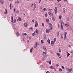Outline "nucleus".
I'll use <instances>...</instances> for the list:
<instances>
[{"label": "nucleus", "instance_id": "obj_14", "mask_svg": "<svg viewBox=\"0 0 73 73\" xmlns=\"http://www.w3.org/2000/svg\"><path fill=\"white\" fill-rule=\"evenodd\" d=\"M52 20L53 21H55V19H54V17H52Z\"/></svg>", "mask_w": 73, "mask_h": 73}, {"label": "nucleus", "instance_id": "obj_38", "mask_svg": "<svg viewBox=\"0 0 73 73\" xmlns=\"http://www.w3.org/2000/svg\"><path fill=\"white\" fill-rule=\"evenodd\" d=\"M67 32L64 33V35H66V34H67Z\"/></svg>", "mask_w": 73, "mask_h": 73}, {"label": "nucleus", "instance_id": "obj_36", "mask_svg": "<svg viewBox=\"0 0 73 73\" xmlns=\"http://www.w3.org/2000/svg\"><path fill=\"white\" fill-rule=\"evenodd\" d=\"M56 41V38H54V42H55Z\"/></svg>", "mask_w": 73, "mask_h": 73}, {"label": "nucleus", "instance_id": "obj_7", "mask_svg": "<svg viewBox=\"0 0 73 73\" xmlns=\"http://www.w3.org/2000/svg\"><path fill=\"white\" fill-rule=\"evenodd\" d=\"M64 25L65 27H69V23H68L67 24H65Z\"/></svg>", "mask_w": 73, "mask_h": 73}, {"label": "nucleus", "instance_id": "obj_33", "mask_svg": "<svg viewBox=\"0 0 73 73\" xmlns=\"http://www.w3.org/2000/svg\"><path fill=\"white\" fill-rule=\"evenodd\" d=\"M66 70H67L68 71V72H69V69L68 68H66Z\"/></svg>", "mask_w": 73, "mask_h": 73}, {"label": "nucleus", "instance_id": "obj_42", "mask_svg": "<svg viewBox=\"0 0 73 73\" xmlns=\"http://www.w3.org/2000/svg\"><path fill=\"white\" fill-rule=\"evenodd\" d=\"M43 49H44V50H45L46 51V48H44H44H43Z\"/></svg>", "mask_w": 73, "mask_h": 73}, {"label": "nucleus", "instance_id": "obj_61", "mask_svg": "<svg viewBox=\"0 0 73 73\" xmlns=\"http://www.w3.org/2000/svg\"><path fill=\"white\" fill-rule=\"evenodd\" d=\"M63 12L64 13H65V10H64L63 11Z\"/></svg>", "mask_w": 73, "mask_h": 73}, {"label": "nucleus", "instance_id": "obj_25", "mask_svg": "<svg viewBox=\"0 0 73 73\" xmlns=\"http://www.w3.org/2000/svg\"><path fill=\"white\" fill-rule=\"evenodd\" d=\"M44 40H45V39H46V35H44Z\"/></svg>", "mask_w": 73, "mask_h": 73}, {"label": "nucleus", "instance_id": "obj_26", "mask_svg": "<svg viewBox=\"0 0 73 73\" xmlns=\"http://www.w3.org/2000/svg\"><path fill=\"white\" fill-rule=\"evenodd\" d=\"M59 32H58L57 33V34L56 35L57 36H59Z\"/></svg>", "mask_w": 73, "mask_h": 73}, {"label": "nucleus", "instance_id": "obj_46", "mask_svg": "<svg viewBox=\"0 0 73 73\" xmlns=\"http://www.w3.org/2000/svg\"><path fill=\"white\" fill-rule=\"evenodd\" d=\"M42 24L43 27H44V23H42Z\"/></svg>", "mask_w": 73, "mask_h": 73}, {"label": "nucleus", "instance_id": "obj_28", "mask_svg": "<svg viewBox=\"0 0 73 73\" xmlns=\"http://www.w3.org/2000/svg\"><path fill=\"white\" fill-rule=\"evenodd\" d=\"M67 21H69V17H68L67 18Z\"/></svg>", "mask_w": 73, "mask_h": 73}, {"label": "nucleus", "instance_id": "obj_10", "mask_svg": "<svg viewBox=\"0 0 73 73\" xmlns=\"http://www.w3.org/2000/svg\"><path fill=\"white\" fill-rule=\"evenodd\" d=\"M34 49L33 48V47H32V48L30 50V52H32V51Z\"/></svg>", "mask_w": 73, "mask_h": 73}, {"label": "nucleus", "instance_id": "obj_32", "mask_svg": "<svg viewBox=\"0 0 73 73\" xmlns=\"http://www.w3.org/2000/svg\"><path fill=\"white\" fill-rule=\"evenodd\" d=\"M36 33V32H34V33L33 34H32V36H35V34Z\"/></svg>", "mask_w": 73, "mask_h": 73}, {"label": "nucleus", "instance_id": "obj_5", "mask_svg": "<svg viewBox=\"0 0 73 73\" xmlns=\"http://www.w3.org/2000/svg\"><path fill=\"white\" fill-rule=\"evenodd\" d=\"M24 25L25 27H28V23H24Z\"/></svg>", "mask_w": 73, "mask_h": 73}, {"label": "nucleus", "instance_id": "obj_12", "mask_svg": "<svg viewBox=\"0 0 73 73\" xmlns=\"http://www.w3.org/2000/svg\"><path fill=\"white\" fill-rule=\"evenodd\" d=\"M16 35H17V36H19L20 35V34H19V32H17L16 33Z\"/></svg>", "mask_w": 73, "mask_h": 73}, {"label": "nucleus", "instance_id": "obj_22", "mask_svg": "<svg viewBox=\"0 0 73 73\" xmlns=\"http://www.w3.org/2000/svg\"><path fill=\"white\" fill-rule=\"evenodd\" d=\"M5 10L6 12H5L4 13V14H7V9H5Z\"/></svg>", "mask_w": 73, "mask_h": 73}, {"label": "nucleus", "instance_id": "obj_64", "mask_svg": "<svg viewBox=\"0 0 73 73\" xmlns=\"http://www.w3.org/2000/svg\"><path fill=\"white\" fill-rule=\"evenodd\" d=\"M46 73H49V72L48 71H47Z\"/></svg>", "mask_w": 73, "mask_h": 73}, {"label": "nucleus", "instance_id": "obj_18", "mask_svg": "<svg viewBox=\"0 0 73 73\" xmlns=\"http://www.w3.org/2000/svg\"><path fill=\"white\" fill-rule=\"evenodd\" d=\"M43 11H47V9L45 8H44L43 9Z\"/></svg>", "mask_w": 73, "mask_h": 73}, {"label": "nucleus", "instance_id": "obj_52", "mask_svg": "<svg viewBox=\"0 0 73 73\" xmlns=\"http://www.w3.org/2000/svg\"><path fill=\"white\" fill-rule=\"evenodd\" d=\"M48 15H47V14H46L45 15V17H47Z\"/></svg>", "mask_w": 73, "mask_h": 73}, {"label": "nucleus", "instance_id": "obj_11", "mask_svg": "<svg viewBox=\"0 0 73 73\" xmlns=\"http://www.w3.org/2000/svg\"><path fill=\"white\" fill-rule=\"evenodd\" d=\"M51 60H49L48 61H47V62H49L50 65L51 64Z\"/></svg>", "mask_w": 73, "mask_h": 73}, {"label": "nucleus", "instance_id": "obj_56", "mask_svg": "<svg viewBox=\"0 0 73 73\" xmlns=\"http://www.w3.org/2000/svg\"><path fill=\"white\" fill-rule=\"evenodd\" d=\"M14 12H15L16 11V9H14Z\"/></svg>", "mask_w": 73, "mask_h": 73}, {"label": "nucleus", "instance_id": "obj_43", "mask_svg": "<svg viewBox=\"0 0 73 73\" xmlns=\"http://www.w3.org/2000/svg\"><path fill=\"white\" fill-rule=\"evenodd\" d=\"M43 54H46V52H44L43 53Z\"/></svg>", "mask_w": 73, "mask_h": 73}, {"label": "nucleus", "instance_id": "obj_45", "mask_svg": "<svg viewBox=\"0 0 73 73\" xmlns=\"http://www.w3.org/2000/svg\"><path fill=\"white\" fill-rule=\"evenodd\" d=\"M53 69H54L55 71H56V68H54V67H53Z\"/></svg>", "mask_w": 73, "mask_h": 73}, {"label": "nucleus", "instance_id": "obj_13", "mask_svg": "<svg viewBox=\"0 0 73 73\" xmlns=\"http://www.w3.org/2000/svg\"><path fill=\"white\" fill-rule=\"evenodd\" d=\"M48 25H50V26H49L50 28V27H53L52 26V24L50 23H48Z\"/></svg>", "mask_w": 73, "mask_h": 73}, {"label": "nucleus", "instance_id": "obj_60", "mask_svg": "<svg viewBox=\"0 0 73 73\" xmlns=\"http://www.w3.org/2000/svg\"><path fill=\"white\" fill-rule=\"evenodd\" d=\"M32 21L33 22H34L35 21V19H33Z\"/></svg>", "mask_w": 73, "mask_h": 73}, {"label": "nucleus", "instance_id": "obj_21", "mask_svg": "<svg viewBox=\"0 0 73 73\" xmlns=\"http://www.w3.org/2000/svg\"><path fill=\"white\" fill-rule=\"evenodd\" d=\"M60 24H61V25H62V24L64 25V22H63V21H62L61 22Z\"/></svg>", "mask_w": 73, "mask_h": 73}, {"label": "nucleus", "instance_id": "obj_51", "mask_svg": "<svg viewBox=\"0 0 73 73\" xmlns=\"http://www.w3.org/2000/svg\"><path fill=\"white\" fill-rule=\"evenodd\" d=\"M48 11H51V10L50 9H48Z\"/></svg>", "mask_w": 73, "mask_h": 73}, {"label": "nucleus", "instance_id": "obj_37", "mask_svg": "<svg viewBox=\"0 0 73 73\" xmlns=\"http://www.w3.org/2000/svg\"><path fill=\"white\" fill-rule=\"evenodd\" d=\"M45 59V57H43L42 59L43 61H44Z\"/></svg>", "mask_w": 73, "mask_h": 73}, {"label": "nucleus", "instance_id": "obj_40", "mask_svg": "<svg viewBox=\"0 0 73 73\" xmlns=\"http://www.w3.org/2000/svg\"><path fill=\"white\" fill-rule=\"evenodd\" d=\"M30 29L32 30V31H33V28L32 27H30Z\"/></svg>", "mask_w": 73, "mask_h": 73}, {"label": "nucleus", "instance_id": "obj_31", "mask_svg": "<svg viewBox=\"0 0 73 73\" xmlns=\"http://www.w3.org/2000/svg\"><path fill=\"white\" fill-rule=\"evenodd\" d=\"M46 33H48L49 32V31H48V30L47 29H46Z\"/></svg>", "mask_w": 73, "mask_h": 73}, {"label": "nucleus", "instance_id": "obj_59", "mask_svg": "<svg viewBox=\"0 0 73 73\" xmlns=\"http://www.w3.org/2000/svg\"><path fill=\"white\" fill-rule=\"evenodd\" d=\"M65 38H66V36H64V40H65Z\"/></svg>", "mask_w": 73, "mask_h": 73}, {"label": "nucleus", "instance_id": "obj_58", "mask_svg": "<svg viewBox=\"0 0 73 73\" xmlns=\"http://www.w3.org/2000/svg\"><path fill=\"white\" fill-rule=\"evenodd\" d=\"M68 47H69V48H71V46L70 45H69Z\"/></svg>", "mask_w": 73, "mask_h": 73}, {"label": "nucleus", "instance_id": "obj_20", "mask_svg": "<svg viewBox=\"0 0 73 73\" xmlns=\"http://www.w3.org/2000/svg\"><path fill=\"white\" fill-rule=\"evenodd\" d=\"M54 42H53V41H52L51 42V44L52 45L54 44Z\"/></svg>", "mask_w": 73, "mask_h": 73}, {"label": "nucleus", "instance_id": "obj_30", "mask_svg": "<svg viewBox=\"0 0 73 73\" xmlns=\"http://www.w3.org/2000/svg\"><path fill=\"white\" fill-rule=\"evenodd\" d=\"M70 55V54H69V53H68L67 55V57H69V56Z\"/></svg>", "mask_w": 73, "mask_h": 73}, {"label": "nucleus", "instance_id": "obj_35", "mask_svg": "<svg viewBox=\"0 0 73 73\" xmlns=\"http://www.w3.org/2000/svg\"><path fill=\"white\" fill-rule=\"evenodd\" d=\"M72 70V68H71L70 69H69V72H71Z\"/></svg>", "mask_w": 73, "mask_h": 73}, {"label": "nucleus", "instance_id": "obj_24", "mask_svg": "<svg viewBox=\"0 0 73 73\" xmlns=\"http://www.w3.org/2000/svg\"><path fill=\"white\" fill-rule=\"evenodd\" d=\"M53 66H50L49 67V68H50V69H53Z\"/></svg>", "mask_w": 73, "mask_h": 73}, {"label": "nucleus", "instance_id": "obj_4", "mask_svg": "<svg viewBox=\"0 0 73 73\" xmlns=\"http://www.w3.org/2000/svg\"><path fill=\"white\" fill-rule=\"evenodd\" d=\"M55 14H56L57 13V8L56 7H55L54 9Z\"/></svg>", "mask_w": 73, "mask_h": 73}, {"label": "nucleus", "instance_id": "obj_44", "mask_svg": "<svg viewBox=\"0 0 73 73\" xmlns=\"http://www.w3.org/2000/svg\"><path fill=\"white\" fill-rule=\"evenodd\" d=\"M59 71L60 72H61L62 71V69L61 68H59Z\"/></svg>", "mask_w": 73, "mask_h": 73}, {"label": "nucleus", "instance_id": "obj_53", "mask_svg": "<svg viewBox=\"0 0 73 73\" xmlns=\"http://www.w3.org/2000/svg\"><path fill=\"white\" fill-rule=\"evenodd\" d=\"M59 52H61V50H60V49H59Z\"/></svg>", "mask_w": 73, "mask_h": 73}, {"label": "nucleus", "instance_id": "obj_6", "mask_svg": "<svg viewBox=\"0 0 73 73\" xmlns=\"http://www.w3.org/2000/svg\"><path fill=\"white\" fill-rule=\"evenodd\" d=\"M48 14H49L50 16H53V13H52L49 12Z\"/></svg>", "mask_w": 73, "mask_h": 73}, {"label": "nucleus", "instance_id": "obj_48", "mask_svg": "<svg viewBox=\"0 0 73 73\" xmlns=\"http://www.w3.org/2000/svg\"><path fill=\"white\" fill-rule=\"evenodd\" d=\"M24 35V36H26L27 35V33H24L23 34Z\"/></svg>", "mask_w": 73, "mask_h": 73}, {"label": "nucleus", "instance_id": "obj_2", "mask_svg": "<svg viewBox=\"0 0 73 73\" xmlns=\"http://www.w3.org/2000/svg\"><path fill=\"white\" fill-rule=\"evenodd\" d=\"M35 26L36 28H37L38 27V23L37 21L35 22Z\"/></svg>", "mask_w": 73, "mask_h": 73}, {"label": "nucleus", "instance_id": "obj_9", "mask_svg": "<svg viewBox=\"0 0 73 73\" xmlns=\"http://www.w3.org/2000/svg\"><path fill=\"white\" fill-rule=\"evenodd\" d=\"M0 2L2 4H3L4 3V1H3V0H0Z\"/></svg>", "mask_w": 73, "mask_h": 73}, {"label": "nucleus", "instance_id": "obj_63", "mask_svg": "<svg viewBox=\"0 0 73 73\" xmlns=\"http://www.w3.org/2000/svg\"><path fill=\"white\" fill-rule=\"evenodd\" d=\"M41 0H39V3H40V2H41Z\"/></svg>", "mask_w": 73, "mask_h": 73}, {"label": "nucleus", "instance_id": "obj_55", "mask_svg": "<svg viewBox=\"0 0 73 73\" xmlns=\"http://www.w3.org/2000/svg\"><path fill=\"white\" fill-rule=\"evenodd\" d=\"M11 20H13V17H11Z\"/></svg>", "mask_w": 73, "mask_h": 73}, {"label": "nucleus", "instance_id": "obj_23", "mask_svg": "<svg viewBox=\"0 0 73 73\" xmlns=\"http://www.w3.org/2000/svg\"><path fill=\"white\" fill-rule=\"evenodd\" d=\"M18 20H19V21H21V18H20V17H19L18 18Z\"/></svg>", "mask_w": 73, "mask_h": 73}, {"label": "nucleus", "instance_id": "obj_41", "mask_svg": "<svg viewBox=\"0 0 73 73\" xmlns=\"http://www.w3.org/2000/svg\"><path fill=\"white\" fill-rule=\"evenodd\" d=\"M16 13H19V11L18 10H17L16 11Z\"/></svg>", "mask_w": 73, "mask_h": 73}, {"label": "nucleus", "instance_id": "obj_15", "mask_svg": "<svg viewBox=\"0 0 73 73\" xmlns=\"http://www.w3.org/2000/svg\"><path fill=\"white\" fill-rule=\"evenodd\" d=\"M47 42L48 44H50V40L49 39H48L47 40Z\"/></svg>", "mask_w": 73, "mask_h": 73}, {"label": "nucleus", "instance_id": "obj_47", "mask_svg": "<svg viewBox=\"0 0 73 73\" xmlns=\"http://www.w3.org/2000/svg\"><path fill=\"white\" fill-rule=\"evenodd\" d=\"M14 23H16V19H15L14 20Z\"/></svg>", "mask_w": 73, "mask_h": 73}, {"label": "nucleus", "instance_id": "obj_39", "mask_svg": "<svg viewBox=\"0 0 73 73\" xmlns=\"http://www.w3.org/2000/svg\"><path fill=\"white\" fill-rule=\"evenodd\" d=\"M59 19H61V18H62V17L61 16H60L59 17Z\"/></svg>", "mask_w": 73, "mask_h": 73}, {"label": "nucleus", "instance_id": "obj_49", "mask_svg": "<svg viewBox=\"0 0 73 73\" xmlns=\"http://www.w3.org/2000/svg\"><path fill=\"white\" fill-rule=\"evenodd\" d=\"M50 28L51 30H52V29H53V28H52V27H50Z\"/></svg>", "mask_w": 73, "mask_h": 73}, {"label": "nucleus", "instance_id": "obj_3", "mask_svg": "<svg viewBox=\"0 0 73 73\" xmlns=\"http://www.w3.org/2000/svg\"><path fill=\"white\" fill-rule=\"evenodd\" d=\"M56 54H57V56L59 57V58H61V56L60 57V54L59 52H57L56 53Z\"/></svg>", "mask_w": 73, "mask_h": 73}, {"label": "nucleus", "instance_id": "obj_62", "mask_svg": "<svg viewBox=\"0 0 73 73\" xmlns=\"http://www.w3.org/2000/svg\"><path fill=\"white\" fill-rule=\"evenodd\" d=\"M56 66H59V65H58V64H57Z\"/></svg>", "mask_w": 73, "mask_h": 73}, {"label": "nucleus", "instance_id": "obj_57", "mask_svg": "<svg viewBox=\"0 0 73 73\" xmlns=\"http://www.w3.org/2000/svg\"><path fill=\"white\" fill-rule=\"evenodd\" d=\"M29 40H31V36H30V37L29 38Z\"/></svg>", "mask_w": 73, "mask_h": 73}, {"label": "nucleus", "instance_id": "obj_50", "mask_svg": "<svg viewBox=\"0 0 73 73\" xmlns=\"http://www.w3.org/2000/svg\"><path fill=\"white\" fill-rule=\"evenodd\" d=\"M35 9H36V8H35V7H34V8H33V11H35Z\"/></svg>", "mask_w": 73, "mask_h": 73}, {"label": "nucleus", "instance_id": "obj_19", "mask_svg": "<svg viewBox=\"0 0 73 73\" xmlns=\"http://www.w3.org/2000/svg\"><path fill=\"white\" fill-rule=\"evenodd\" d=\"M46 21L47 22H49V19H46Z\"/></svg>", "mask_w": 73, "mask_h": 73}, {"label": "nucleus", "instance_id": "obj_29", "mask_svg": "<svg viewBox=\"0 0 73 73\" xmlns=\"http://www.w3.org/2000/svg\"><path fill=\"white\" fill-rule=\"evenodd\" d=\"M41 44H43L44 43V41L42 40L41 41Z\"/></svg>", "mask_w": 73, "mask_h": 73}, {"label": "nucleus", "instance_id": "obj_54", "mask_svg": "<svg viewBox=\"0 0 73 73\" xmlns=\"http://www.w3.org/2000/svg\"><path fill=\"white\" fill-rule=\"evenodd\" d=\"M61 68H62V69H63L64 68V67L63 66H61Z\"/></svg>", "mask_w": 73, "mask_h": 73}, {"label": "nucleus", "instance_id": "obj_27", "mask_svg": "<svg viewBox=\"0 0 73 73\" xmlns=\"http://www.w3.org/2000/svg\"><path fill=\"white\" fill-rule=\"evenodd\" d=\"M11 6H12V5L10 3L9 5L10 9H11Z\"/></svg>", "mask_w": 73, "mask_h": 73}, {"label": "nucleus", "instance_id": "obj_8", "mask_svg": "<svg viewBox=\"0 0 73 73\" xmlns=\"http://www.w3.org/2000/svg\"><path fill=\"white\" fill-rule=\"evenodd\" d=\"M39 32H38V30L36 29L35 33H36V35H38V34H39Z\"/></svg>", "mask_w": 73, "mask_h": 73}, {"label": "nucleus", "instance_id": "obj_17", "mask_svg": "<svg viewBox=\"0 0 73 73\" xmlns=\"http://www.w3.org/2000/svg\"><path fill=\"white\" fill-rule=\"evenodd\" d=\"M33 5L34 8H36V5L35 3L33 4Z\"/></svg>", "mask_w": 73, "mask_h": 73}, {"label": "nucleus", "instance_id": "obj_34", "mask_svg": "<svg viewBox=\"0 0 73 73\" xmlns=\"http://www.w3.org/2000/svg\"><path fill=\"white\" fill-rule=\"evenodd\" d=\"M15 3L16 4H18L19 3V1H17V2H15Z\"/></svg>", "mask_w": 73, "mask_h": 73}, {"label": "nucleus", "instance_id": "obj_16", "mask_svg": "<svg viewBox=\"0 0 73 73\" xmlns=\"http://www.w3.org/2000/svg\"><path fill=\"white\" fill-rule=\"evenodd\" d=\"M61 30H63V26H62V25H61Z\"/></svg>", "mask_w": 73, "mask_h": 73}, {"label": "nucleus", "instance_id": "obj_1", "mask_svg": "<svg viewBox=\"0 0 73 73\" xmlns=\"http://www.w3.org/2000/svg\"><path fill=\"white\" fill-rule=\"evenodd\" d=\"M38 45H39V44L38 42L35 43L34 46L35 48H36L37 47V46Z\"/></svg>", "mask_w": 73, "mask_h": 73}]
</instances>
